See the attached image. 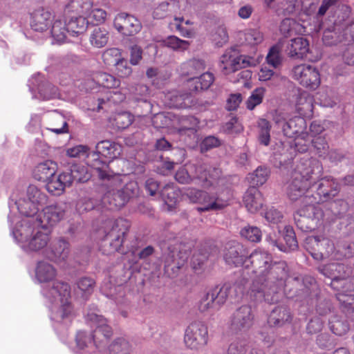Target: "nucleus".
Returning a JSON list of instances; mask_svg holds the SVG:
<instances>
[{
	"label": "nucleus",
	"instance_id": "nucleus-1",
	"mask_svg": "<svg viewBox=\"0 0 354 354\" xmlns=\"http://www.w3.org/2000/svg\"><path fill=\"white\" fill-rule=\"evenodd\" d=\"M339 190V185L335 178L323 177L321 162L309 159L297 166L287 188V196L292 201L302 199L304 203L317 205L331 200Z\"/></svg>",
	"mask_w": 354,
	"mask_h": 354
},
{
	"label": "nucleus",
	"instance_id": "nucleus-2",
	"mask_svg": "<svg viewBox=\"0 0 354 354\" xmlns=\"http://www.w3.org/2000/svg\"><path fill=\"white\" fill-rule=\"evenodd\" d=\"M127 176L110 173L104 180L109 181L108 190L102 198V206L109 210H115L124 206L139 190L136 181H126Z\"/></svg>",
	"mask_w": 354,
	"mask_h": 354
},
{
	"label": "nucleus",
	"instance_id": "nucleus-3",
	"mask_svg": "<svg viewBox=\"0 0 354 354\" xmlns=\"http://www.w3.org/2000/svg\"><path fill=\"white\" fill-rule=\"evenodd\" d=\"M185 196L190 203L202 205L197 207L198 212H205L223 209L229 205L232 194L227 187L218 189L214 194L192 187L186 190Z\"/></svg>",
	"mask_w": 354,
	"mask_h": 354
},
{
	"label": "nucleus",
	"instance_id": "nucleus-4",
	"mask_svg": "<svg viewBox=\"0 0 354 354\" xmlns=\"http://www.w3.org/2000/svg\"><path fill=\"white\" fill-rule=\"evenodd\" d=\"M292 279L293 281H299L298 277H291L290 274V268L287 263L284 261L272 263L266 277L263 278L262 281L259 286V288H262V296L257 294L254 297L257 300H261L266 298V295L277 293L279 290L284 288L286 282Z\"/></svg>",
	"mask_w": 354,
	"mask_h": 354
},
{
	"label": "nucleus",
	"instance_id": "nucleus-5",
	"mask_svg": "<svg viewBox=\"0 0 354 354\" xmlns=\"http://www.w3.org/2000/svg\"><path fill=\"white\" fill-rule=\"evenodd\" d=\"M96 151H93L87 155V165L93 168L100 180H104L106 178L110 176L109 165L106 161L101 159L102 157L113 160L120 153V146L114 142L110 140H102L96 145Z\"/></svg>",
	"mask_w": 354,
	"mask_h": 354
},
{
	"label": "nucleus",
	"instance_id": "nucleus-6",
	"mask_svg": "<svg viewBox=\"0 0 354 354\" xmlns=\"http://www.w3.org/2000/svg\"><path fill=\"white\" fill-rule=\"evenodd\" d=\"M86 319L93 323L96 328L91 335H87L84 331L77 332L75 341L77 346L80 350L86 348L91 341L98 346V344L104 340L107 341L113 335L111 327L107 324V321L103 316L95 313H88Z\"/></svg>",
	"mask_w": 354,
	"mask_h": 354
},
{
	"label": "nucleus",
	"instance_id": "nucleus-7",
	"mask_svg": "<svg viewBox=\"0 0 354 354\" xmlns=\"http://www.w3.org/2000/svg\"><path fill=\"white\" fill-rule=\"evenodd\" d=\"M299 200L301 207L294 215L295 224L303 232H311L322 225L324 212L318 205L304 203L302 199Z\"/></svg>",
	"mask_w": 354,
	"mask_h": 354
},
{
	"label": "nucleus",
	"instance_id": "nucleus-8",
	"mask_svg": "<svg viewBox=\"0 0 354 354\" xmlns=\"http://www.w3.org/2000/svg\"><path fill=\"white\" fill-rule=\"evenodd\" d=\"M16 239L26 251H39L44 248L50 241V233L44 228L32 229L27 224L21 225L15 233Z\"/></svg>",
	"mask_w": 354,
	"mask_h": 354
},
{
	"label": "nucleus",
	"instance_id": "nucleus-9",
	"mask_svg": "<svg viewBox=\"0 0 354 354\" xmlns=\"http://www.w3.org/2000/svg\"><path fill=\"white\" fill-rule=\"evenodd\" d=\"M247 260L248 264L250 263L252 268V272L257 275L250 287V295L257 297V294H259L261 297L263 290L259 288V286L272 263V257L266 251L255 250L248 257Z\"/></svg>",
	"mask_w": 354,
	"mask_h": 354
},
{
	"label": "nucleus",
	"instance_id": "nucleus-10",
	"mask_svg": "<svg viewBox=\"0 0 354 354\" xmlns=\"http://www.w3.org/2000/svg\"><path fill=\"white\" fill-rule=\"evenodd\" d=\"M320 272L324 276L331 278L330 286L335 290L344 289L348 286L347 290L351 289V280L354 279V266L339 263H331L324 265L319 268Z\"/></svg>",
	"mask_w": 354,
	"mask_h": 354
},
{
	"label": "nucleus",
	"instance_id": "nucleus-11",
	"mask_svg": "<svg viewBox=\"0 0 354 354\" xmlns=\"http://www.w3.org/2000/svg\"><path fill=\"white\" fill-rule=\"evenodd\" d=\"M130 224L127 219H109L104 223V241L110 244L112 251L119 252L129 232Z\"/></svg>",
	"mask_w": 354,
	"mask_h": 354
},
{
	"label": "nucleus",
	"instance_id": "nucleus-12",
	"mask_svg": "<svg viewBox=\"0 0 354 354\" xmlns=\"http://www.w3.org/2000/svg\"><path fill=\"white\" fill-rule=\"evenodd\" d=\"M292 77L302 86L315 91L321 84L319 70L310 64H301L292 69Z\"/></svg>",
	"mask_w": 354,
	"mask_h": 354
},
{
	"label": "nucleus",
	"instance_id": "nucleus-13",
	"mask_svg": "<svg viewBox=\"0 0 354 354\" xmlns=\"http://www.w3.org/2000/svg\"><path fill=\"white\" fill-rule=\"evenodd\" d=\"M184 342L192 350L203 348L208 342L207 326L200 321L191 323L185 330Z\"/></svg>",
	"mask_w": 354,
	"mask_h": 354
},
{
	"label": "nucleus",
	"instance_id": "nucleus-14",
	"mask_svg": "<svg viewBox=\"0 0 354 354\" xmlns=\"http://www.w3.org/2000/svg\"><path fill=\"white\" fill-rule=\"evenodd\" d=\"M252 58L239 55L234 48L227 49L220 58V68L225 75L234 73L251 65Z\"/></svg>",
	"mask_w": 354,
	"mask_h": 354
},
{
	"label": "nucleus",
	"instance_id": "nucleus-15",
	"mask_svg": "<svg viewBox=\"0 0 354 354\" xmlns=\"http://www.w3.org/2000/svg\"><path fill=\"white\" fill-rule=\"evenodd\" d=\"M194 178L198 180L204 188H216L222 180V171L219 167L207 163L195 165Z\"/></svg>",
	"mask_w": 354,
	"mask_h": 354
},
{
	"label": "nucleus",
	"instance_id": "nucleus-16",
	"mask_svg": "<svg viewBox=\"0 0 354 354\" xmlns=\"http://www.w3.org/2000/svg\"><path fill=\"white\" fill-rule=\"evenodd\" d=\"M307 250L312 257L317 261L328 259L335 252V245L328 238L311 236L306 239Z\"/></svg>",
	"mask_w": 354,
	"mask_h": 354
},
{
	"label": "nucleus",
	"instance_id": "nucleus-17",
	"mask_svg": "<svg viewBox=\"0 0 354 354\" xmlns=\"http://www.w3.org/2000/svg\"><path fill=\"white\" fill-rule=\"evenodd\" d=\"M223 257L225 262L229 265L235 267L242 266L249 267L247 260L248 252L244 246L237 241H230L226 244Z\"/></svg>",
	"mask_w": 354,
	"mask_h": 354
},
{
	"label": "nucleus",
	"instance_id": "nucleus-18",
	"mask_svg": "<svg viewBox=\"0 0 354 354\" xmlns=\"http://www.w3.org/2000/svg\"><path fill=\"white\" fill-rule=\"evenodd\" d=\"M115 28L124 36H133L142 28L140 21L133 15L121 12L118 14L113 21Z\"/></svg>",
	"mask_w": 354,
	"mask_h": 354
},
{
	"label": "nucleus",
	"instance_id": "nucleus-19",
	"mask_svg": "<svg viewBox=\"0 0 354 354\" xmlns=\"http://www.w3.org/2000/svg\"><path fill=\"white\" fill-rule=\"evenodd\" d=\"M189 257V252L179 250L169 251L165 257L164 270L169 277L178 275L180 268L185 264Z\"/></svg>",
	"mask_w": 354,
	"mask_h": 354
},
{
	"label": "nucleus",
	"instance_id": "nucleus-20",
	"mask_svg": "<svg viewBox=\"0 0 354 354\" xmlns=\"http://www.w3.org/2000/svg\"><path fill=\"white\" fill-rule=\"evenodd\" d=\"M275 123L282 128L283 134L289 138H293L300 134L305 127L303 118L295 116L287 120L282 113H277L274 118Z\"/></svg>",
	"mask_w": 354,
	"mask_h": 354
},
{
	"label": "nucleus",
	"instance_id": "nucleus-21",
	"mask_svg": "<svg viewBox=\"0 0 354 354\" xmlns=\"http://www.w3.org/2000/svg\"><path fill=\"white\" fill-rule=\"evenodd\" d=\"M65 211L57 204L50 205L43 208L42 212L37 216L35 220L41 228L53 226L64 216Z\"/></svg>",
	"mask_w": 354,
	"mask_h": 354
},
{
	"label": "nucleus",
	"instance_id": "nucleus-22",
	"mask_svg": "<svg viewBox=\"0 0 354 354\" xmlns=\"http://www.w3.org/2000/svg\"><path fill=\"white\" fill-rule=\"evenodd\" d=\"M70 253L69 243L64 239H57L53 241L47 249L44 255L49 260L59 263L65 261Z\"/></svg>",
	"mask_w": 354,
	"mask_h": 354
},
{
	"label": "nucleus",
	"instance_id": "nucleus-23",
	"mask_svg": "<svg viewBox=\"0 0 354 354\" xmlns=\"http://www.w3.org/2000/svg\"><path fill=\"white\" fill-rule=\"evenodd\" d=\"M254 322V315L249 306H242L234 313L231 319V328L234 330H248Z\"/></svg>",
	"mask_w": 354,
	"mask_h": 354
},
{
	"label": "nucleus",
	"instance_id": "nucleus-24",
	"mask_svg": "<svg viewBox=\"0 0 354 354\" xmlns=\"http://www.w3.org/2000/svg\"><path fill=\"white\" fill-rule=\"evenodd\" d=\"M76 316L77 313L71 299L62 301L51 308L50 318L58 323L71 322Z\"/></svg>",
	"mask_w": 354,
	"mask_h": 354
},
{
	"label": "nucleus",
	"instance_id": "nucleus-25",
	"mask_svg": "<svg viewBox=\"0 0 354 354\" xmlns=\"http://www.w3.org/2000/svg\"><path fill=\"white\" fill-rule=\"evenodd\" d=\"M53 18V14L50 11L44 8H39L31 14L30 26L35 31L44 32L48 29Z\"/></svg>",
	"mask_w": 354,
	"mask_h": 354
},
{
	"label": "nucleus",
	"instance_id": "nucleus-26",
	"mask_svg": "<svg viewBox=\"0 0 354 354\" xmlns=\"http://www.w3.org/2000/svg\"><path fill=\"white\" fill-rule=\"evenodd\" d=\"M286 51L293 59L307 58V54L310 53L308 40L302 37L292 39L288 44ZM308 59L312 60L310 58Z\"/></svg>",
	"mask_w": 354,
	"mask_h": 354
},
{
	"label": "nucleus",
	"instance_id": "nucleus-27",
	"mask_svg": "<svg viewBox=\"0 0 354 354\" xmlns=\"http://www.w3.org/2000/svg\"><path fill=\"white\" fill-rule=\"evenodd\" d=\"M243 201L248 212L256 213L263 207L264 199L260 191L252 186L244 194Z\"/></svg>",
	"mask_w": 354,
	"mask_h": 354
},
{
	"label": "nucleus",
	"instance_id": "nucleus-28",
	"mask_svg": "<svg viewBox=\"0 0 354 354\" xmlns=\"http://www.w3.org/2000/svg\"><path fill=\"white\" fill-rule=\"evenodd\" d=\"M93 6V0H71L65 6V16L87 15Z\"/></svg>",
	"mask_w": 354,
	"mask_h": 354
},
{
	"label": "nucleus",
	"instance_id": "nucleus-29",
	"mask_svg": "<svg viewBox=\"0 0 354 354\" xmlns=\"http://www.w3.org/2000/svg\"><path fill=\"white\" fill-rule=\"evenodd\" d=\"M46 187L48 192L53 195H61L66 187L71 186L70 177L66 176L65 171L59 175L54 174L46 182Z\"/></svg>",
	"mask_w": 354,
	"mask_h": 354
},
{
	"label": "nucleus",
	"instance_id": "nucleus-30",
	"mask_svg": "<svg viewBox=\"0 0 354 354\" xmlns=\"http://www.w3.org/2000/svg\"><path fill=\"white\" fill-rule=\"evenodd\" d=\"M57 164L51 160H46L38 164L32 171L33 178L39 181L46 182L56 174Z\"/></svg>",
	"mask_w": 354,
	"mask_h": 354
},
{
	"label": "nucleus",
	"instance_id": "nucleus-31",
	"mask_svg": "<svg viewBox=\"0 0 354 354\" xmlns=\"http://www.w3.org/2000/svg\"><path fill=\"white\" fill-rule=\"evenodd\" d=\"M49 295L61 302L62 301L71 299V288L69 283L63 281L55 280L53 282L51 288L48 290Z\"/></svg>",
	"mask_w": 354,
	"mask_h": 354
},
{
	"label": "nucleus",
	"instance_id": "nucleus-32",
	"mask_svg": "<svg viewBox=\"0 0 354 354\" xmlns=\"http://www.w3.org/2000/svg\"><path fill=\"white\" fill-rule=\"evenodd\" d=\"M291 320V315L289 310L283 306H277L272 310L268 323L271 326H280Z\"/></svg>",
	"mask_w": 354,
	"mask_h": 354
},
{
	"label": "nucleus",
	"instance_id": "nucleus-33",
	"mask_svg": "<svg viewBox=\"0 0 354 354\" xmlns=\"http://www.w3.org/2000/svg\"><path fill=\"white\" fill-rule=\"evenodd\" d=\"M66 176L70 177L71 185L74 180L79 183H84L88 180L91 176L88 168L82 164L73 163L68 171H65Z\"/></svg>",
	"mask_w": 354,
	"mask_h": 354
},
{
	"label": "nucleus",
	"instance_id": "nucleus-34",
	"mask_svg": "<svg viewBox=\"0 0 354 354\" xmlns=\"http://www.w3.org/2000/svg\"><path fill=\"white\" fill-rule=\"evenodd\" d=\"M348 287V286H346L344 289L341 288L339 290H337L338 292L335 295L342 310L353 315L354 295L347 294L346 292L354 290V287L351 284V289L347 290Z\"/></svg>",
	"mask_w": 354,
	"mask_h": 354
},
{
	"label": "nucleus",
	"instance_id": "nucleus-35",
	"mask_svg": "<svg viewBox=\"0 0 354 354\" xmlns=\"http://www.w3.org/2000/svg\"><path fill=\"white\" fill-rule=\"evenodd\" d=\"M35 275L41 283L51 281L57 276V270L51 264L40 261L37 266Z\"/></svg>",
	"mask_w": 354,
	"mask_h": 354
},
{
	"label": "nucleus",
	"instance_id": "nucleus-36",
	"mask_svg": "<svg viewBox=\"0 0 354 354\" xmlns=\"http://www.w3.org/2000/svg\"><path fill=\"white\" fill-rule=\"evenodd\" d=\"M284 241L286 242V247L284 248L280 245H278L276 240L270 239V244L273 246H277L280 250L288 252L290 250H295L298 247V243L297 241L295 232L292 227L287 225L284 227Z\"/></svg>",
	"mask_w": 354,
	"mask_h": 354
},
{
	"label": "nucleus",
	"instance_id": "nucleus-37",
	"mask_svg": "<svg viewBox=\"0 0 354 354\" xmlns=\"http://www.w3.org/2000/svg\"><path fill=\"white\" fill-rule=\"evenodd\" d=\"M50 32L54 41L60 44L66 41L67 34L70 33V31L65 21L57 19L52 25Z\"/></svg>",
	"mask_w": 354,
	"mask_h": 354
},
{
	"label": "nucleus",
	"instance_id": "nucleus-38",
	"mask_svg": "<svg viewBox=\"0 0 354 354\" xmlns=\"http://www.w3.org/2000/svg\"><path fill=\"white\" fill-rule=\"evenodd\" d=\"M160 195L167 205L168 211H172L176 207L178 198V191L174 184L165 185L160 191Z\"/></svg>",
	"mask_w": 354,
	"mask_h": 354
},
{
	"label": "nucleus",
	"instance_id": "nucleus-39",
	"mask_svg": "<svg viewBox=\"0 0 354 354\" xmlns=\"http://www.w3.org/2000/svg\"><path fill=\"white\" fill-rule=\"evenodd\" d=\"M236 285L232 286L230 283H224L221 288L216 286L210 290L218 308L226 302L231 290L232 289L236 290Z\"/></svg>",
	"mask_w": 354,
	"mask_h": 354
},
{
	"label": "nucleus",
	"instance_id": "nucleus-40",
	"mask_svg": "<svg viewBox=\"0 0 354 354\" xmlns=\"http://www.w3.org/2000/svg\"><path fill=\"white\" fill-rule=\"evenodd\" d=\"M180 127L178 129V132L180 135L195 134L199 127V120L194 116H185L180 120Z\"/></svg>",
	"mask_w": 354,
	"mask_h": 354
},
{
	"label": "nucleus",
	"instance_id": "nucleus-41",
	"mask_svg": "<svg viewBox=\"0 0 354 354\" xmlns=\"http://www.w3.org/2000/svg\"><path fill=\"white\" fill-rule=\"evenodd\" d=\"M93 80L100 86L107 88H117L120 81L114 76L104 72H97L93 75Z\"/></svg>",
	"mask_w": 354,
	"mask_h": 354
},
{
	"label": "nucleus",
	"instance_id": "nucleus-42",
	"mask_svg": "<svg viewBox=\"0 0 354 354\" xmlns=\"http://www.w3.org/2000/svg\"><path fill=\"white\" fill-rule=\"evenodd\" d=\"M191 94L189 93H174L168 96L169 99V106L176 109H186L190 106L192 103Z\"/></svg>",
	"mask_w": 354,
	"mask_h": 354
},
{
	"label": "nucleus",
	"instance_id": "nucleus-43",
	"mask_svg": "<svg viewBox=\"0 0 354 354\" xmlns=\"http://www.w3.org/2000/svg\"><path fill=\"white\" fill-rule=\"evenodd\" d=\"M95 285V282L92 278L87 277H82L76 282L77 292L81 295L83 299L86 300L93 293Z\"/></svg>",
	"mask_w": 354,
	"mask_h": 354
},
{
	"label": "nucleus",
	"instance_id": "nucleus-44",
	"mask_svg": "<svg viewBox=\"0 0 354 354\" xmlns=\"http://www.w3.org/2000/svg\"><path fill=\"white\" fill-rule=\"evenodd\" d=\"M109 39V32L105 28L97 27L91 34L89 40L93 46L102 48L107 44Z\"/></svg>",
	"mask_w": 354,
	"mask_h": 354
},
{
	"label": "nucleus",
	"instance_id": "nucleus-45",
	"mask_svg": "<svg viewBox=\"0 0 354 354\" xmlns=\"http://www.w3.org/2000/svg\"><path fill=\"white\" fill-rule=\"evenodd\" d=\"M27 200L40 207L47 203L48 196L35 185H30L27 189Z\"/></svg>",
	"mask_w": 354,
	"mask_h": 354
},
{
	"label": "nucleus",
	"instance_id": "nucleus-46",
	"mask_svg": "<svg viewBox=\"0 0 354 354\" xmlns=\"http://www.w3.org/2000/svg\"><path fill=\"white\" fill-rule=\"evenodd\" d=\"M66 17L71 18L67 24L70 32L73 36L82 33L86 29L88 21L85 17L75 15Z\"/></svg>",
	"mask_w": 354,
	"mask_h": 354
},
{
	"label": "nucleus",
	"instance_id": "nucleus-47",
	"mask_svg": "<svg viewBox=\"0 0 354 354\" xmlns=\"http://www.w3.org/2000/svg\"><path fill=\"white\" fill-rule=\"evenodd\" d=\"M17 208L20 214L27 217L38 216L39 207L31 203L26 198L20 199L17 203Z\"/></svg>",
	"mask_w": 354,
	"mask_h": 354
},
{
	"label": "nucleus",
	"instance_id": "nucleus-48",
	"mask_svg": "<svg viewBox=\"0 0 354 354\" xmlns=\"http://www.w3.org/2000/svg\"><path fill=\"white\" fill-rule=\"evenodd\" d=\"M270 122L264 118H261L258 121L259 141L261 145L268 146L270 141Z\"/></svg>",
	"mask_w": 354,
	"mask_h": 354
},
{
	"label": "nucleus",
	"instance_id": "nucleus-49",
	"mask_svg": "<svg viewBox=\"0 0 354 354\" xmlns=\"http://www.w3.org/2000/svg\"><path fill=\"white\" fill-rule=\"evenodd\" d=\"M312 145L319 157L326 159L329 151V145L324 136L315 137L311 139Z\"/></svg>",
	"mask_w": 354,
	"mask_h": 354
},
{
	"label": "nucleus",
	"instance_id": "nucleus-50",
	"mask_svg": "<svg viewBox=\"0 0 354 354\" xmlns=\"http://www.w3.org/2000/svg\"><path fill=\"white\" fill-rule=\"evenodd\" d=\"M354 257V242L343 241L338 244L335 257L350 259Z\"/></svg>",
	"mask_w": 354,
	"mask_h": 354
},
{
	"label": "nucleus",
	"instance_id": "nucleus-51",
	"mask_svg": "<svg viewBox=\"0 0 354 354\" xmlns=\"http://www.w3.org/2000/svg\"><path fill=\"white\" fill-rule=\"evenodd\" d=\"M133 121V115L130 113L124 111L115 114L113 124L118 129H124L129 127Z\"/></svg>",
	"mask_w": 354,
	"mask_h": 354
},
{
	"label": "nucleus",
	"instance_id": "nucleus-52",
	"mask_svg": "<svg viewBox=\"0 0 354 354\" xmlns=\"http://www.w3.org/2000/svg\"><path fill=\"white\" fill-rule=\"evenodd\" d=\"M198 310L203 313L209 310H218V307L212 295L210 290L205 293L199 300L198 304Z\"/></svg>",
	"mask_w": 354,
	"mask_h": 354
},
{
	"label": "nucleus",
	"instance_id": "nucleus-53",
	"mask_svg": "<svg viewBox=\"0 0 354 354\" xmlns=\"http://www.w3.org/2000/svg\"><path fill=\"white\" fill-rule=\"evenodd\" d=\"M329 326L330 330L336 335L342 336L348 331L349 326L348 323L342 320L338 317H334L329 322Z\"/></svg>",
	"mask_w": 354,
	"mask_h": 354
},
{
	"label": "nucleus",
	"instance_id": "nucleus-54",
	"mask_svg": "<svg viewBox=\"0 0 354 354\" xmlns=\"http://www.w3.org/2000/svg\"><path fill=\"white\" fill-rule=\"evenodd\" d=\"M38 92L43 100H45L55 98L59 95L57 87L48 82L39 86Z\"/></svg>",
	"mask_w": 354,
	"mask_h": 354
},
{
	"label": "nucleus",
	"instance_id": "nucleus-55",
	"mask_svg": "<svg viewBox=\"0 0 354 354\" xmlns=\"http://www.w3.org/2000/svg\"><path fill=\"white\" fill-rule=\"evenodd\" d=\"M106 65L115 66L122 57L120 50L117 48L106 49L102 55Z\"/></svg>",
	"mask_w": 354,
	"mask_h": 354
},
{
	"label": "nucleus",
	"instance_id": "nucleus-56",
	"mask_svg": "<svg viewBox=\"0 0 354 354\" xmlns=\"http://www.w3.org/2000/svg\"><path fill=\"white\" fill-rule=\"evenodd\" d=\"M266 89L263 87L255 88L246 102L247 109L253 110L257 105H259L264 97Z\"/></svg>",
	"mask_w": 354,
	"mask_h": 354
},
{
	"label": "nucleus",
	"instance_id": "nucleus-57",
	"mask_svg": "<svg viewBox=\"0 0 354 354\" xmlns=\"http://www.w3.org/2000/svg\"><path fill=\"white\" fill-rule=\"evenodd\" d=\"M240 234L242 237L251 242H259L261 239L262 234L259 228L255 226L248 225L243 227Z\"/></svg>",
	"mask_w": 354,
	"mask_h": 354
},
{
	"label": "nucleus",
	"instance_id": "nucleus-58",
	"mask_svg": "<svg viewBox=\"0 0 354 354\" xmlns=\"http://www.w3.org/2000/svg\"><path fill=\"white\" fill-rule=\"evenodd\" d=\"M269 175V169L266 167L260 166L251 174V182L256 186L262 185L267 181Z\"/></svg>",
	"mask_w": 354,
	"mask_h": 354
},
{
	"label": "nucleus",
	"instance_id": "nucleus-59",
	"mask_svg": "<svg viewBox=\"0 0 354 354\" xmlns=\"http://www.w3.org/2000/svg\"><path fill=\"white\" fill-rule=\"evenodd\" d=\"M282 61V57L281 55V48L278 45L272 46L266 56V62L267 63L276 68L279 65H281Z\"/></svg>",
	"mask_w": 354,
	"mask_h": 354
},
{
	"label": "nucleus",
	"instance_id": "nucleus-60",
	"mask_svg": "<svg viewBox=\"0 0 354 354\" xmlns=\"http://www.w3.org/2000/svg\"><path fill=\"white\" fill-rule=\"evenodd\" d=\"M212 40L218 47H221L228 41V34L226 28L220 26L212 34Z\"/></svg>",
	"mask_w": 354,
	"mask_h": 354
},
{
	"label": "nucleus",
	"instance_id": "nucleus-61",
	"mask_svg": "<svg viewBox=\"0 0 354 354\" xmlns=\"http://www.w3.org/2000/svg\"><path fill=\"white\" fill-rule=\"evenodd\" d=\"M311 140L307 133H301L295 136L293 143L295 150L299 153H304L307 151L308 145Z\"/></svg>",
	"mask_w": 354,
	"mask_h": 354
},
{
	"label": "nucleus",
	"instance_id": "nucleus-62",
	"mask_svg": "<svg viewBox=\"0 0 354 354\" xmlns=\"http://www.w3.org/2000/svg\"><path fill=\"white\" fill-rule=\"evenodd\" d=\"M296 106L299 111L311 109L313 106V97L306 91L300 93L297 98Z\"/></svg>",
	"mask_w": 354,
	"mask_h": 354
},
{
	"label": "nucleus",
	"instance_id": "nucleus-63",
	"mask_svg": "<svg viewBox=\"0 0 354 354\" xmlns=\"http://www.w3.org/2000/svg\"><path fill=\"white\" fill-rule=\"evenodd\" d=\"M263 40V33L257 29H250L244 33V41L246 44L256 46L261 44Z\"/></svg>",
	"mask_w": 354,
	"mask_h": 354
},
{
	"label": "nucleus",
	"instance_id": "nucleus-64",
	"mask_svg": "<svg viewBox=\"0 0 354 354\" xmlns=\"http://www.w3.org/2000/svg\"><path fill=\"white\" fill-rule=\"evenodd\" d=\"M129 343L123 338H118L109 346L110 354H129Z\"/></svg>",
	"mask_w": 354,
	"mask_h": 354
}]
</instances>
